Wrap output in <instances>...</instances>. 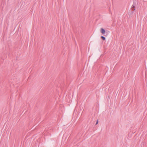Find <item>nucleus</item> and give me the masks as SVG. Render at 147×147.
Listing matches in <instances>:
<instances>
[{
	"instance_id": "obj_1",
	"label": "nucleus",
	"mask_w": 147,
	"mask_h": 147,
	"mask_svg": "<svg viewBox=\"0 0 147 147\" xmlns=\"http://www.w3.org/2000/svg\"><path fill=\"white\" fill-rule=\"evenodd\" d=\"M100 32L105 36H107L109 34L110 32L108 30L106 31L105 29L101 28L100 29Z\"/></svg>"
},
{
	"instance_id": "obj_2",
	"label": "nucleus",
	"mask_w": 147,
	"mask_h": 147,
	"mask_svg": "<svg viewBox=\"0 0 147 147\" xmlns=\"http://www.w3.org/2000/svg\"><path fill=\"white\" fill-rule=\"evenodd\" d=\"M135 6H134V5H132V7H131V9L132 12L134 11L135 10L136 7Z\"/></svg>"
},
{
	"instance_id": "obj_3",
	"label": "nucleus",
	"mask_w": 147,
	"mask_h": 147,
	"mask_svg": "<svg viewBox=\"0 0 147 147\" xmlns=\"http://www.w3.org/2000/svg\"><path fill=\"white\" fill-rule=\"evenodd\" d=\"M133 5L136 6V0H134Z\"/></svg>"
},
{
	"instance_id": "obj_4",
	"label": "nucleus",
	"mask_w": 147,
	"mask_h": 147,
	"mask_svg": "<svg viewBox=\"0 0 147 147\" xmlns=\"http://www.w3.org/2000/svg\"><path fill=\"white\" fill-rule=\"evenodd\" d=\"M101 38H102V39L103 40H105L106 39V38H105L104 37V36H101Z\"/></svg>"
},
{
	"instance_id": "obj_5",
	"label": "nucleus",
	"mask_w": 147,
	"mask_h": 147,
	"mask_svg": "<svg viewBox=\"0 0 147 147\" xmlns=\"http://www.w3.org/2000/svg\"><path fill=\"white\" fill-rule=\"evenodd\" d=\"M98 123V120H97V121L96 122V125Z\"/></svg>"
}]
</instances>
